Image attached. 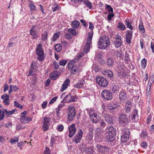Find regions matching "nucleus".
<instances>
[{"instance_id": "473e14b6", "label": "nucleus", "mask_w": 154, "mask_h": 154, "mask_svg": "<svg viewBox=\"0 0 154 154\" xmlns=\"http://www.w3.org/2000/svg\"><path fill=\"white\" fill-rule=\"evenodd\" d=\"M125 24L127 26V27L130 29L131 30H132L133 27L131 25L132 23L131 22L129 21L128 20H125Z\"/></svg>"}, {"instance_id": "ddd939ff", "label": "nucleus", "mask_w": 154, "mask_h": 154, "mask_svg": "<svg viewBox=\"0 0 154 154\" xmlns=\"http://www.w3.org/2000/svg\"><path fill=\"white\" fill-rule=\"evenodd\" d=\"M75 124H73L71 125L69 128V137L70 138L72 137L76 132V129L75 127Z\"/></svg>"}, {"instance_id": "9d476101", "label": "nucleus", "mask_w": 154, "mask_h": 154, "mask_svg": "<svg viewBox=\"0 0 154 154\" xmlns=\"http://www.w3.org/2000/svg\"><path fill=\"white\" fill-rule=\"evenodd\" d=\"M96 80L97 83L100 86L103 87L106 86L108 84L107 80L105 78L100 77H97Z\"/></svg>"}, {"instance_id": "393cba45", "label": "nucleus", "mask_w": 154, "mask_h": 154, "mask_svg": "<svg viewBox=\"0 0 154 154\" xmlns=\"http://www.w3.org/2000/svg\"><path fill=\"white\" fill-rule=\"evenodd\" d=\"M129 134L128 133L124 134L121 137V141L122 142H125L129 139Z\"/></svg>"}, {"instance_id": "20e7f679", "label": "nucleus", "mask_w": 154, "mask_h": 154, "mask_svg": "<svg viewBox=\"0 0 154 154\" xmlns=\"http://www.w3.org/2000/svg\"><path fill=\"white\" fill-rule=\"evenodd\" d=\"M117 69L119 75L120 77H124L126 75V67L122 64H119L116 67Z\"/></svg>"}, {"instance_id": "dca6fc26", "label": "nucleus", "mask_w": 154, "mask_h": 154, "mask_svg": "<svg viewBox=\"0 0 154 154\" xmlns=\"http://www.w3.org/2000/svg\"><path fill=\"white\" fill-rule=\"evenodd\" d=\"M103 116L104 117L105 121L109 124H112L113 123V121L110 115L107 113H104L103 114Z\"/></svg>"}, {"instance_id": "4c0bfd02", "label": "nucleus", "mask_w": 154, "mask_h": 154, "mask_svg": "<svg viewBox=\"0 0 154 154\" xmlns=\"http://www.w3.org/2000/svg\"><path fill=\"white\" fill-rule=\"evenodd\" d=\"M74 66V62L73 61L69 62L67 66V67L69 69H72V68Z\"/></svg>"}, {"instance_id": "b1692460", "label": "nucleus", "mask_w": 154, "mask_h": 154, "mask_svg": "<svg viewBox=\"0 0 154 154\" xmlns=\"http://www.w3.org/2000/svg\"><path fill=\"white\" fill-rule=\"evenodd\" d=\"M85 84L84 80H82L79 81L75 85V87L78 88H80L83 87Z\"/></svg>"}, {"instance_id": "4d7b16f0", "label": "nucleus", "mask_w": 154, "mask_h": 154, "mask_svg": "<svg viewBox=\"0 0 154 154\" xmlns=\"http://www.w3.org/2000/svg\"><path fill=\"white\" fill-rule=\"evenodd\" d=\"M67 62L66 60H62L59 62V64L61 66H65Z\"/></svg>"}, {"instance_id": "2f4dec72", "label": "nucleus", "mask_w": 154, "mask_h": 154, "mask_svg": "<svg viewBox=\"0 0 154 154\" xmlns=\"http://www.w3.org/2000/svg\"><path fill=\"white\" fill-rule=\"evenodd\" d=\"M103 74L105 75H108L109 77H112L113 75L112 71L109 70H105Z\"/></svg>"}, {"instance_id": "69168bd1", "label": "nucleus", "mask_w": 154, "mask_h": 154, "mask_svg": "<svg viewBox=\"0 0 154 154\" xmlns=\"http://www.w3.org/2000/svg\"><path fill=\"white\" fill-rule=\"evenodd\" d=\"M114 16L113 12L109 13V14L108 15V20H111L112 17Z\"/></svg>"}, {"instance_id": "412c9836", "label": "nucleus", "mask_w": 154, "mask_h": 154, "mask_svg": "<svg viewBox=\"0 0 154 154\" xmlns=\"http://www.w3.org/2000/svg\"><path fill=\"white\" fill-rule=\"evenodd\" d=\"M58 72L57 70H54L50 74L51 79L53 80L56 79L58 77L59 75L58 74Z\"/></svg>"}, {"instance_id": "f8f14e48", "label": "nucleus", "mask_w": 154, "mask_h": 154, "mask_svg": "<svg viewBox=\"0 0 154 154\" xmlns=\"http://www.w3.org/2000/svg\"><path fill=\"white\" fill-rule=\"evenodd\" d=\"M49 122V118L45 117L44 118L42 128L44 131H46L49 128L48 125Z\"/></svg>"}, {"instance_id": "ea45409f", "label": "nucleus", "mask_w": 154, "mask_h": 154, "mask_svg": "<svg viewBox=\"0 0 154 154\" xmlns=\"http://www.w3.org/2000/svg\"><path fill=\"white\" fill-rule=\"evenodd\" d=\"M35 66V65L34 64H33V63L32 62V64L31 65V68H30L29 70V73L28 75H32V72L33 71L34 67Z\"/></svg>"}, {"instance_id": "13d9d810", "label": "nucleus", "mask_w": 154, "mask_h": 154, "mask_svg": "<svg viewBox=\"0 0 154 154\" xmlns=\"http://www.w3.org/2000/svg\"><path fill=\"white\" fill-rule=\"evenodd\" d=\"M14 105L15 106L19 108L20 109L22 108V106L16 101H15L14 102Z\"/></svg>"}, {"instance_id": "58836bf2", "label": "nucleus", "mask_w": 154, "mask_h": 154, "mask_svg": "<svg viewBox=\"0 0 154 154\" xmlns=\"http://www.w3.org/2000/svg\"><path fill=\"white\" fill-rule=\"evenodd\" d=\"M93 134L88 132L86 136V139L89 140H91L93 139Z\"/></svg>"}, {"instance_id": "864d4df0", "label": "nucleus", "mask_w": 154, "mask_h": 154, "mask_svg": "<svg viewBox=\"0 0 154 154\" xmlns=\"http://www.w3.org/2000/svg\"><path fill=\"white\" fill-rule=\"evenodd\" d=\"M94 126L93 125H89L88 132L93 134V131L94 129Z\"/></svg>"}, {"instance_id": "7ed1b4c3", "label": "nucleus", "mask_w": 154, "mask_h": 154, "mask_svg": "<svg viewBox=\"0 0 154 154\" xmlns=\"http://www.w3.org/2000/svg\"><path fill=\"white\" fill-rule=\"evenodd\" d=\"M118 120L119 124L122 126H126L128 124V120L127 115L124 113L119 115Z\"/></svg>"}, {"instance_id": "8fccbe9b", "label": "nucleus", "mask_w": 154, "mask_h": 154, "mask_svg": "<svg viewBox=\"0 0 154 154\" xmlns=\"http://www.w3.org/2000/svg\"><path fill=\"white\" fill-rule=\"evenodd\" d=\"M154 82V76L153 75L151 76L149 79V81L148 83L149 84L152 85V84Z\"/></svg>"}, {"instance_id": "37998d69", "label": "nucleus", "mask_w": 154, "mask_h": 154, "mask_svg": "<svg viewBox=\"0 0 154 154\" xmlns=\"http://www.w3.org/2000/svg\"><path fill=\"white\" fill-rule=\"evenodd\" d=\"M139 30L142 33H144L145 31V29L143 27V23H140L139 24Z\"/></svg>"}, {"instance_id": "1a4fd4ad", "label": "nucleus", "mask_w": 154, "mask_h": 154, "mask_svg": "<svg viewBox=\"0 0 154 154\" xmlns=\"http://www.w3.org/2000/svg\"><path fill=\"white\" fill-rule=\"evenodd\" d=\"M101 95L104 99L108 100H111L112 97L111 91L106 90H104L102 91Z\"/></svg>"}, {"instance_id": "052dcab7", "label": "nucleus", "mask_w": 154, "mask_h": 154, "mask_svg": "<svg viewBox=\"0 0 154 154\" xmlns=\"http://www.w3.org/2000/svg\"><path fill=\"white\" fill-rule=\"evenodd\" d=\"M118 27L122 30H123L125 28V25L122 23H119Z\"/></svg>"}, {"instance_id": "49530a36", "label": "nucleus", "mask_w": 154, "mask_h": 154, "mask_svg": "<svg viewBox=\"0 0 154 154\" xmlns=\"http://www.w3.org/2000/svg\"><path fill=\"white\" fill-rule=\"evenodd\" d=\"M48 36V33L47 32H45L42 35V40L43 41H45L47 39Z\"/></svg>"}, {"instance_id": "c9c22d12", "label": "nucleus", "mask_w": 154, "mask_h": 154, "mask_svg": "<svg viewBox=\"0 0 154 154\" xmlns=\"http://www.w3.org/2000/svg\"><path fill=\"white\" fill-rule=\"evenodd\" d=\"M55 49L58 52H60L62 49V46L60 44H57L55 46Z\"/></svg>"}, {"instance_id": "0eeeda50", "label": "nucleus", "mask_w": 154, "mask_h": 154, "mask_svg": "<svg viewBox=\"0 0 154 154\" xmlns=\"http://www.w3.org/2000/svg\"><path fill=\"white\" fill-rule=\"evenodd\" d=\"M67 112L68 119L69 121H72L76 115V110L74 107H70L68 108Z\"/></svg>"}, {"instance_id": "3c124183", "label": "nucleus", "mask_w": 154, "mask_h": 154, "mask_svg": "<svg viewBox=\"0 0 154 154\" xmlns=\"http://www.w3.org/2000/svg\"><path fill=\"white\" fill-rule=\"evenodd\" d=\"M146 91V95L147 97V99L148 100L149 102L151 98V92L150 91Z\"/></svg>"}, {"instance_id": "cd10ccee", "label": "nucleus", "mask_w": 154, "mask_h": 154, "mask_svg": "<svg viewBox=\"0 0 154 154\" xmlns=\"http://www.w3.org/2000/svg\"><path fill=\"white\" fill-rule=\"evenodd\" d=\"M138 111L135 109L134 110L132 115H131V118L132 121H134L137 118V114Z\"/></svg>"}, {"instance_id": "7c9ffc66", "label": "nucleus", "mask_w": 154, "mask_h": 154, "mask_svg": "<svg viewBox=\"0 0 154 154\" xmlns=\"http://www.w3.org/2000/svg\"><path fill=\"white\" fill-rule=\"evenodd\" d=\"M80 22L77 20H74L72 23V26L74 28H78L79 27Z\"/></svg>"}, {"instance_id": "de8ad7c7", "label": "nucleus", "mask_w": 154, "mask_h": 154, "mask_svg": "<svg viewBox=\"0 0 154 154\" xmlns=\"http://www.w3.org/2000/svg\"><path fill=\"white\" fill-rule=\"evenodd\" d=\"M18 141V137H14L13 139H12L10 140V142L12 143L17 142Z\"/></svg>"}, {"instance_id": "4468645a", "label": "nucleus", "mask_w": 154, "mask_h": 154, "mask_svg": "<svg viewBox=\"0 0 154 154\" xmlns=\"http://www.w3.org/2000/svg\"><path fill=\"white\" fill-rule=\"evenodd\" d=\"M133 31L131 30H128L126 34V41L128 43L130 44L131 40L132 38Z\"/></svg>"}, {"instance_id": "680f3d73", "label": "nucleus", "mask_w": 154, "mask_h": 154, "mask_svg": "<svg viewBox=\"0 0 154 154\" xmlns=\"http://www.w3.org/2000/svg\"><path fill=\"white\" fill-rule=\"evenodd\" d=\"M44 154H51L50 150V149L46 147V149L44 151Z\"/></svg>"}, {"instance_id": "79ce46f5", "label": "nucleus", "mask_w": 154, "mask_h": 154, "mask_svg": "<svg viewBox=\"0 0 154 154\" xmlns=\"http://www.w3.org/2000/svg\"><path fill=\"white\" fill-rule=\"evenodd\" d=\"M129 55L128 54L127 51L125 52V56L124 57L125 60L124 61L126 63H128V62L130 61L129 59Z\"/></svg>"}, {"instance_id": "09e8293b", "label": "nucleus", "mask_w": 154, "mask_h": 154, "mask_svg": "<svg viewBox=\"0 0 154 154\" xmlns=\"http://www.w3.org/2000/svg\"><path fill=\"white\" fill-rule=\"evenodd\" d=\"M1 98L3 100L9 99V96L7 94H5L2 95Z\"/></svg>"}, {"instance_id": "72a5a7b5", "label": "nucleus", "mask_w": 154, "mask_h": 154, "mask_svg": "<svg viewBox=\"0 0 154 154\" xmlns=\"http://www.w3.org/2000/svg\"><path fill=\"white\" fill-rule=\"evenodd\" d=\"M88 111L89 116L90 118L92 117L93 116L96 114L95 113L94 110L92 108L90 109H88Z\"/></svg>"}, {"instance_id": "e433bc0d", "label": "nucleus", "mask_w": 154, "mask_h": 154, "mask_svg": "<svg viewBox=\"0 0 154 154\" xmlns=\"http://www.w3.org/2000/svg\"><path fill=\"white\" fill-rule=\"evenodd\" d=\"M114 63V60L112 58H109L107 60V64L109 66H112Z\"/></svg>"}, {"instance_id": "9b49d317", "label": "nucleus", "mask_w": 154, "mask_h": 154, "mask_svg": "<svg viewBox=\"0 0 154 154\" xmlns=\"http://www.w3.org/2000/svg\"><path fill=\"white\" fill-rule=\"evenodd\" d=\"M83 135V132L81 129H79L76 135L73 138V141L77 143L80 142Z\"/></svg>"}, {"instance_id": "603ef678", "label": "nucleus", "mask_w": 154, "mask_h": 154, "mask_svg": "<svg viewBox=\"0 0 154 154\" xmlns=\"http://www.w3.org/2000/svg\"><path fill=\"white\" fill-rule=\"evenodd\" d=\"M106 9H108L109 11V13H112L113 12V8L111 7V6L109 5H106Z\"/></svg>"}, {"instance_id": "0e129e2a", "label": "nucleus", "mask_w": 154, "mask_h": 154, "mask_svg": "<svg viewBox=\"0 0 154 154\" xmlns=\"http://www.w3.org/2000/svg\"><path fill=\"white\" fill-rule=\"evenodd\" d=\"M140 145L143 148H146L147 146V143L146 142H143L141 143Z\"/></svg>"}, {"instance_id": "a211bd4d", "label": "nucleus", "mask_w": 154, "mask_h": 154, "mask_svg": "<svg viewBox=\"0 0 154 154\" xmlns=\"http://www.w3.org/2000/svg\"><path fill=\"white\" fill-rule=\"evenodd\" d=\"M69 83L70 80L69 79H66L61 87L60 91L63 92L66 90L69 86Z\"/></svg>"}, {"instance_id": "5701e85b", "label": "nucleus", "mask_w": 154, "mask_h": 154, "mask_svg": "<svg viewBox=\"0 0 154 154\" xmlns=\"http://www.w3.org/2000/svg\"><path fill=\"white\" fill-rule=\"evenodd\" d=\"M126 94L123 91H121L119 94V99L123 101L126 99Z\"/></svg>"}, {"instance_id": "f257e3e1", "label": "nucleus", "mask_w": 154, "mask_h": 154, "mask_svg": "<svg viewBox=\"0 0 154 154\" xmlns=\"http://www.w3.org/2000/svg\"><path fill=\"white\" fill-rule=\"evenodd\" d=\"M105 130L108 133V135L106 136L108 141L111 142L114 140L115 139V136L116 132V129L112 126H108Z\"/></svg>"}, {"instance_id": "bf43d9fd", "label": "nucleus", "mask_w": 154, "mask_h": 154, "mask_svg": "<svg viewBox=\"0 0 154 154\" xmlns=\"http://www.w3.org/2000/svg\"><path fill=\"white\" fill-rule=\"evenodd\" d=\"M59 37V35H58V33H56L52 37V41H55Z\"/></svg>"}, {"instance_id": "5fc2aeb1", "label": "nucleus", "mask_w": 154, "mask_h": 154, "mask_svg": "<svg viewBox=\"0 0 154 154\" xmlns=\"http://www.w3.org/2000/svg\"><path fill=\"white\" fill-rule=\"evenodd\" d=\"M100 124V126L101 128H103L106 125V124L105 122L103 120H101L99 121Z\"/></svg>"}, {"instance_id": "423d86ee", "label": "nucleus", "mask_w": 154, "mask_h": 154, "mask_svg": "<svg viewBox=\"0 0 154 154\" xmlns=\"http://www.w3.org/2000/svg\"><path fill=\"white\" fill-rule=\"evenodd\" d=\"M93 32H89L88 35L87 42L85 46L84 49V53H87L89 51L90 49V44L91 43V40L93 36Z\"/></svg>"}, {"instance_id": "bb28decb", "label": "nucleus", "mask_w": 154, "mask_h": 154, "mask_svg": "<svg viewBox=\"0 0 154 154\" xmlns=\"http://www.w3.org/2000/svg\"><path fill=\"white\" fill-rule=\"evenodd\" d=\"M83 2L89 9H91L92 8V4L88 0H83Z\"/></svg>"}, {"instance_id": "a19ab883", "label": "nucleus", "mask_w": 154, "mask_h": 154, "mask_svg": "<svg viewBox=\"0 0 154 154\" xmlns=\"http://www.w3.org/2000/svg\"><path fill=\"white\" fill-rule=\"evenodd\" d=\"M29 7L30 8L31 11H36V9L35 6L34 4L32 3L29 4Z\"/></svg>"}, {"instance_id": "4be33fe9", "label": "nucleus", "mask_w": 154, "mask_h": 154, "mask_svg": "<svg viewBox=\"0 0 154 154\" xmlns=\"http://www.w3.org/2000/svg\"><path fill=\"white\" fill-rule=\"evenodd\" d=\"M121 87L118 85H113L112 90L114 93H117L120 89Z\"/></svg>"}, {"instance_id": "a18cd8bd", "label": "nucleus", "mask_w": 154, "mask_h": 154, "mask_svg": "<svg viewBox=\"0 0 154 154\" xmlns=\"http://www.w3.org/2000/svg\"><path fill=\"white\" fill-rule=\"evenodd\" d=\"M36 33V31L35 30H32V29H31L30 30V34L32 36L33 38H35L36 37V35H35Z\"/></svg>"}, {"instance_id": "c03bdc74", "label": "nucleus", "mask_w": 154, "mask_h": 154, "mask_svg": "<svg viewBox=\"0 0 154 154\" xmlns=\"http://www.w3.org/2000/svg\"><path fill=\"white\" fill-rule=\"evenodd\" d=\"M68 31L72 35H76V30L73 28L68 29Z\"/></svg>"}, {"instance_id": "aec40b11", "label": "nucleus", "mask_w": 154, "mask_h": 154, "mask_svg": "<svg viewBox=\"0 0 154 154\" xmlns=\"http://www.w3.org/2000/svg\"><path fill=\"white\" fill-rule=\"evenodd\" d=\"M118 107V105L116 103H111L108 104L107 106V108L110 111L115 110Z\"/></svg>"}, {"instance_id": "f3484780", "label": "nucleus", "mask_w": 154, "mask_h": 154, "mask_svg": "<svg viewBox=\"0 0 154 154\" xmlns=\"http://www.w3.org/2000/svg\"><path fill=\"white\" fill-rule=\"evenodd\" d=\"M32 120V118L26 117L25 116H21V117L20 119V122L23 124H26Z\"/></svg>"}, {"instance_id": "6ab92c4d", "label": "nucleus", "mask_w": 154, "mask_h": 154, "mask_svg": "<svg viewBox=\"0 0 154 154\" xmlns=\"http://www.w3.org/2000/svg\"><path fill=\"white\" fill-rule=\"evenodd\" d=\"M75 96H72L70 95H67L64 97L65 101L67 103L75 102Z\"/></svg>"}, {"instance_id": "774afa93", "label": "nucleus", "mask_w": 154, "mask_h": 154, "mask_svg": "<svg viewBox=\"0 0 154 154\" xmlns=\"http://www.w3.org/2000/svg\"><path fill=\"white\" fill-rule=\"evenodd\" d=\"M63 125H61L58 127L57 129L59 131H61L63 130Z\"/></svg>"}, {"instance_id": "6e6d98bb", "label": "nucleus", "mask_w": 154, "mask_h": 154, "mask_svg": "<svg viewBox=\"0 0 154 154\" xmlns=\"http://www.w3.org/2000/svg\"><path fill=\"white\" fill-rule=\"evenodd\" d=\"M146 60L145 58L143 59L141 61V63L142 64V65L143 66V68H144L146 67Z\"/></svg>"}, {"instance_id": "f03ea898", "label": "nucleus", "mask_w": 154, "mask_h": 154, "mask_svg": "<svg viewBox=\"0 0 154 154\" xmlns=\"http://www.w3.org/2000/svg\"><path fill=\"white\" fill-rule=\"evenodd\" d=\"M98 48L100 49H105L109 46L110 43L109 38L106 36H101L98 42Z\"/></svg>"}, {"instance_id": "39448f33", "label": "nucleus", "mask_w": 154, "mask_h": 154, "mask_svg": "<svg viewBox=\"0 0 154 154\" xmlns=\"http://www.w3.org/2000/svg\"><path fill=\"white\" fill-rule=\"evenodd\" d=\"M36 54L38 55V60L40 61L43 60L44 59V51L42 47V44H39L36 48Z\"/></svg>"}, {"instance_id": "a878e982", "label": "nucleus", "mask_w": 154, "mask_h": 154, "mask_svg": "<svg viewBox=\"0 0 154 154\" xmlns=\"http://www.w3.org/2000/svg\"><path fill=\"white\" fill-rule=\"evenodd\" d=\"M17 110L15 109L12 110L11 111L5 109L4 110V112L5 113L6 115L8 116H9L10 115H12Z\"/></svg>"}, {"instance_id": "338daca9", "label": "nucleus", "mask_w": 154, "mask_h": 154, "mask_svg": "<svg viewBox=\"0 0 154 154\" xmlns=\"http://www.w3.org/2000/svg\"><path fill=\"white\" fill-rule=\"evenodd\" d=\"M5 115L4 112H2L0 110V120H2L4 117Z\"/></svg>"}, {"instance_id": "2eb2a0df", "label": "nucleus", "mask_w": 154, "mask_h": 154, "mask_svg": "<svg viewBox=\"0 0 154 154\" xmlns=\"http://www.w3.org/2000/svg\"><path fill=\"white\" fill-rule=\"evenodd\" d=\"M116 41L114 42L115 46L117 48H119L122 45V38L120 35H118L115 37Z\"/></svg>"}, {"instance_id": "c85d7f7f", "label": "nucleus", "mask_w": 154, "mask_h": 154, "mask_svg": "<svg viewBox=\"0 0 154 154\" xmlns=\"http://www.w3.org/2000/svg\"><path fill=\"white\" fill-rule=\"evenodd\" d=\"M70 70V72L72 75H75L76 72H78L79 68L76 65H74Z\"/></svg>"}, {"instance_id": "c756f323", "label": "nucleus", "mask_w": 154, "mask_h": 154, "mask_svg": "<svg viewBox=\"0 0 154 154\" xmlns=\"http://www.w3.org/2000/svg\"><path fill=\"white\" fill-rule=\"evenodd\" d=\"M91 120L94 122V123H97L99 119V116H98L97 114H96L95 115L93 116L92 117L90 118Z\"/></svg>"}, {"instance_id": "6e6552de", "label": "nucleus", "mask_w": 154, "mask_h": 154, "mask_svg": "<svg viewBox=\"0 0 154 154\" xmlns=\"http://www.w3.org/2000/svg\"><path fill=\"white\" fill-rule=\"evenodd\" d=\"M97 152L102 154H106L108 153L109 151V147L104 145L97 144L96 146Z\"/></svg>"}, {"instance_id": "f704fd0d", "label": "nucleus", "mask_w": 154, "mask_h": 154, "mask_svg": "<svg viewBox=\"0 0 154 154\" xmlns=\"http://www.w3.org/2000/svg\"><path fill=\"white\" fill-rule=\"evenodd\" d=\"M148 134L146 131L143 130L140 135V136L141 138H145L146 137H147Z\"/></svg>"}, {"instance_id": "e2e57ef3", "label": "nucleus", "mask_w": 154, "mask_h": 154, "mask_svg": "<svg viewBox=\"0 0 154 154\" xmlns=\"http://www.w3.org/2000/svg\"><path fill=\"white\" fill-rule=\"evenodd\" d=\"M57 99V96H55L51 100L49 103V104H51L54 103Z\"/></svg>"}]
</instances>
